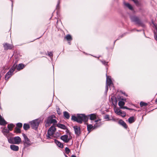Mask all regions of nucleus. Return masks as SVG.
I'll return each mask as SVG.
<instances>
[{
    "label": "nucleus",
    "instance_id": "nucleus-1",
    "mask_svg": "<svg viewBox=\"0 0 157 157\" xmlns=\"http://www.w3.org/2000/svg\"><path fill=\"white\" fill-rule=\"evenodd\" d=\"M130 18L132 22H135L136 24L143 27H145L144 24L138 17L135 15H132L130 16Z\"/></svg>",
    "mask_w": 157,
    "mask_h": 157
},
{
    "label": "nucleus",
    "instance_id": "nucleus-2",
    "mask_svg": "<svg viewBox=\"0 0 157 157\" xmlns=\"http://www.w3.org/2000/svg\"><path fill=\"white\" fill-rule=\"evenodd\" d=\"M100 121L101 119H100L95 120V122H96V124H94V126L91 124L87 125V129L88 131L89 132V133L90 132L91 129L93 128L94 129H95L100 127L101 125V122H99V123H98V122Z\"/></svg>",
    "mask_w": 157,
    "mask_h": 157
},
{
    "label": "nucleus",
    "instance_id": "nucleus-3",
    "mask_svg": "<svg viewBox=\"0 0 157 157\" xmlns=\"http://www.w3.org/2000/svg\"><path fill=\"white\" fill-rule=\"evenodd\" d=\"M78 123L81 124L82 121L86 122L88 118L84 114H77Z\"/></svg>",
    "mask_w": 157,
    "mask_h": 157
},
{
    "label": "nucleus",
    "instance_id": "nucleus-4",
    "mask_svg": "<svg viewBox=\"0 0 157 157\" xmlns=\"http://www.w3.org/2000/svg\"><path fill=\"white\" fill-rule=\"evenodd\" d=\"M22 136L24 139L23 141L24 148H25L29 147L31 145V142L29 139L25 134L23 133Z\"/></svg>",
    "mask_w": 157,
    "mask_h": 157
},
{
    "label": "nucleus",
    "instance_id": "nucleus-5",
    "mask_svg": "<svg viewBox=\"0 0 157 157\" xmlns=\"http://www.w3.org/2000/svg\"><path fill=\"white\" fill-rule=\"evenodd\" d=\"M54 117L55 116L53 115H52L48 117L45 124L46 126H49L50 124L52 123L54 124L57 122V121L55 119H53V117Z\"/></svg>",
    "mask_w": 157,
    "mask_h": 157
},
{
    "label": "nucleus",
    "instance_id": "nucleus-6",
    "mask_svg": "<svg viewBox=\"0 0 157 157\" xmlns=\"http://www.w3.org/2000/svg\"><path fill=\"white\" fill-rule=\"evenodd\" d=\"M40 121L38 119L33 121L31 122V125L33 129H36L38 128L39 125Z\"/></svg>",
    "mask_w": 157,
    "mask_h": 157
},
{
    "label": "nucleus",
    "instance_id": "nucleus-7",
    "mask_svg": "<svg viewBox=\"0 0 157 157\" xmlns=\"http://www.w3.org/2000/svg\"><path fill=\"white\" fill-rule=\"evenodd\" d=\"M73 128L74 129L75 134L76 135V136H79L81 133L80 127L77 125H75Z\"/></svg>",
    "mask_w": 157,
    "mask_h": 157
},
{
    "label": "nucleus",
    "instance_id": "nucleus-8",
    "mask_svg": "<svg viewBox=\"0 0 157 157\" xmlns=\"http://www.w3.org/2000/svg\"><path fill=\"white\" fill-rule=\"evenodd\" d=\"M3 47L4 50H8V49H11L13 48L12 45L8 43H6L3 44Z\"/></svg>",
    "mask_w": 157,
    "mask_h": 157
},
{
    "label": "nucleus",
    "instance_id": "nucleus-9",
    "mask_svg": "<svg viewBox=\"0 0 157 157\" xmlns=\"http://www.w3.org/2000/svg\"><path fill=\"white\" fill-rule=\"evenodd\" d=\"M60 139L64 142L67 143L71 139V138H68V136L67 135H65L62 136L60 137Z\"/></svg>",
    "mask_w": 157,
    "mask_h": 157
},
{
    "label": "nucleus",
    "instance_id": "nucleus-10",
    "mask_svg": "<svg viewBox=\"0 0 157 157\" xmlns=\"http://www.w3.org/2000/svg\"><path fill=\"white\" fill-rule=\"evenodd\" d=\"M51 129V128H49L48 131L47 136V139H50L52 138L51 137H53V136L55 133L54 132L50 130Z\"/></svg>",
    "mask_w": 157,
    "mask_h": 157
},
{
    "label": "nucleus",
    "instance_id": "nucleus-11",
    "mask_svg": "<svg viewBox=\"0 0 157 157\" xmlns=\"http://www.w3.org/2000/svg\"><path fill=\"white\" fill-rule=\"evenodd\" d=\"M14 144H19L21 141V139L19 136H15L14 137Z\"/></svg>",
    "mask_w": 157,
    "mask_h": 157
},
{
    "label": "nucleus",
    "instance_id": "nucleus-12",
    "mask_svg": "<svg viewBox=\"0 0 157 157\" xmlns=\"http://www.w3.org/2000/svg\"><path fill=\"white\" fill-rule=\"evenodd\" d=\"M112 84H113V83L110 77L106 75V84L110 86Z\"/></svg>",
    "mask_w": 157,
    "mask_h": 157
},
{
    "label": "nucleus",
    "instance_id": "nucleus-13",
    "mask_svg": "<svg viewBox=\"0 0 157 157\" xmlns=\"http://www.w3.org/2000/svg\"><path fill=\"white\" fill-rule=\"evenodd\" d=\"M7 124V122L0 115V124L1 125H5Z\"/></svg>",
    "mask_w": 157,
    "mask_h": 157
},
{
    "label": "nucleus",
    "instance_id": "nucleus-14",
    "mask_svg": "<svg viewBox=\"0 0 157 157\" xmlns=\"http://www.w3.org/2000/svg\"><path fill=\"white\" fill-rule=\"evenodd\" d=\"M13 73H12V72L10 70L6 75L5 79L6 80H7L12 75Z\"/></svg>",
    "mask_w": 157,
    "mask_h": 157
},
{
    "label": "nucleus",
    "instance_id": "nucleus-15",
    "mask_svg": "<svg viewBox=\"0 0 157 157\" xmlns=\"http://www.w3.org/2000/svg\"><path fill=\"white\" fill-rule=\"evenodd\" d=\"M10 148L12 150L14 151H17L19 150L18 146L13 144L10 145Z\"/></svg>",
    "mask_w": 157,
    "mask_h": 157
},
{
    "label": "nucleus",
    "instance_id": "nucleus-16",
    "mask_svg": "<svg viewBox=\"0 0 157 157\" xmlns=\"http://www.w3.org/2000/svg\"><path fill=\"white\" fill-rule=\"evenodd\" d=\"M118 123L122 125L125 128H127V126L126 123L122 120H120L118 122Z\"/></svg>",
    "mask_w": 157,
    "mask_h": 157
},
{
    "label": "nucleus",
    "instance_id": "nucleus-17",
    "mask_svg": "<svg viewBox=\"0 0 157 157\" xmlns=\"http://www.w3.org/2000/svg\"><path fill=\"white\" fill-rule=\"evenodd\" d=\"M54 141L56 144L59 147L61 148H63V145L62 143L56 139Z\"/></svg>",
    "mask_w": 157,
    "mask_h": 157
},
{
    "label": "nucleus",
    "instance_id": "nucleus-18",
    "mask_svg": "<svg viewBox=\"0 0 157 157\" xmlns=\"http://www.w3.org/2000/svg\"><path fill=\"white\" fill-rule=\"evenodd\" d=\"M56 126L64 130H65L67 129L66 126L63 124H61L59 123L57 124Z\"/></svg>",
    "mask_w": 157,
    "mask_h": 157
},
{
    "label": "nucleus",
    "instance_id": "nucleus-19",
    "mask_svg": "<svg viewBox=\"0 0 157 157\" xmlns=\"http://www.w3.org/2000/svg\"><path fill=\"white\" fill-rule=\"evenodd\" d=\"M25 65L22 63H20L18 65H17V70H20L23 68L25 67Z\"/></svg>",
    "mask_w": 157,
    "mask_h": 157
},
{
    "label": "nucleus",
    "instance_id": "nucleus-20",
    "mask_svg": "<svg viewBox=\"0 0 157 157\" xmlns=\"http://www.w3.org/2000/svg\"><path fill=\"white\" fill-rule=\"evenodd\" d=\"M15 127V125L12 123L9 124L7 125V128L10 131H11L13 128Z\"/></svg>",
    "mask_w": 157,
    "mask_h": 157
},
{
    "label": "nucleus",
    "instance_id": "nucleus-21",
    "mask_svg": "<svg viewBox=\"0 0 157 157\" xmlns=\"http://www.w3.org/2000/svg\"><path fill=\"white\" fill-rule=\"evenodd\" d=\"M124 5L127 7L129 9L131 10H133V8L132 6L129 3H126L125 2L124 3Z\"/></svg>",
    "mask_w": 157,
    "mask_h": 157
},
{
    "label": "nucleus",
    "instance_id": "nucleus-22",
    "mask_svg": "<svg viewBox=\"0 0 157 157\" xmlns=\"http://www.w3.org/2000/svg\"><path fill=\"white\" fill-rule=\"evenodd\" d=\"M155 27L156 32H154V38L157 41V25H155L154 23H153Z\"/></svg>",
    "mask_w": 157,
    "mask_h": 157
},
{
    "label": "nucleus",
    "instance_id": "nucleus-23",
    "mask_svg": "<svg viewBox=\"0 0 157 157\" xmlns=\"http://www.w3.org/2000/svg\"><path fill=\"white\" fill-rule=\"evenodd\" d=\"M63 115L64 117L67 119H69L70 118L69 114L67 111H64L63 112Z\"/></svg>",
    "mask_w": 157,
    "mask_h": 157
},
{
    "label": "nucleus",
    "instance_id": "nucleus-24",
    "mask_svg": "<svg viewBox=\"0 0 157 157\" xmlns=\"http://www.w3.org/2000/svg\"><path fill=\"white\" fill-rule=\"evenodd\" d=\"M89 116L90 117V119L91 120H94L96 118V116L94 113L91 114Z\"/></svg>",
    "mask_w": 157,
    "mask_h": 157
},
{
    "label": "nucleus",
    "instance_id": "nucleus-25",
    "mask_svg": "<svg viewBox=\"0 0 157 157\" xmlns=\"http://www.w3.org/2000/svg\"><path fill=\"white\" fill-rule=\"evenodd\" d=\"M8 142L11 144H14V137H10L8 139Z\"/></svg>",
    "mask_w": 157,
    "mask_h": 157
},
{
    "label": "nucleus",
    "instance_id": "nucleus-26",
    "mask_svg": "<svg viewBox=\"0 0 157 157\" xmlns=\"http://www.w3.org/2000/svg\"><path fill=\"white\" fill-rule=\"evenodd\" d=\"M30 128L29 124L25 123L23 125V128L25 130H27Z\"/></svg>",
    "mask_w": 157,
    "mask_h": 157
},
{
    "label": "nucleus",
    "instance_id": "nucleus-27",
    "mask_svg": "<svg viewBox=\"0 0 157 157\" xmlns=\"http://www.w3.org/2000/svg\"><path fill=\"white\" fill-rule=\"evenodd\" d=\"M135 121V118L134 117H130L128 119V121L129 123H132L134 122Z\"/></svg>",
    "mask_w": 157,
    "mask_h": 157
},
{
    "label": "nucleus",
    "instance_id": "nucleus-28",
    "mask_svg": "<svg viewBox=\"0 0 157 157\" xmlns=\"http://www.w3.org/2000/svg\"><path fill=\"white\" fill-rule=\"evenodd\" d=\"M17 65L15 63H14L13 66L10 69V70L12 73L13 72V71L15 70L16 68H17Z\"/></svg>",
    "mask_w": 157,
    "mask_h": 157
},
{
    "label": "nucleus",
    "instance_id": "nucleus-29",
    "mask_svg": "<svg viewBox=\"0 0 157 157\" xmlns=\"http://www.w3.org/2000/svg\"><path fill=\"white\" fill-rule=\"evenodd\" d=\"M65 38L68 41H71L72 40L71 36L69 34L67 35L66 36H65Z\"/></svg>",
    "mask_w": 157,
    "mask_h": 157
},
{
    "label": "nucleus",
    "instance_id": "nucleus-30",
    "mask_svg": "<svg viewBox=\"0 0 157 157\" xmlns=\"http://www.w3.org/2000/svg\"><path fill=\"white\" fill-rule=\"evenodd\" d=\"M10 131L8 129L4 128L2 130V132L3 134L6 133H9Z\"/></svg>",
    "mask_w": 157,
    "mask_h": 157
},
{
    "label": "nucleus",
    "instance_id": "nucleus-31",
    "mask_svg": "<svg viewBox=\"0 0 157 157\" xmlns=\"http://www.w3.org/2000/svg\"><path fill=\"white\" fill-rule=\"evenodd\" d=\"M126 33H124L123 34H121V35H119V36L118 37V38L114 42V44H115V43L116 42V41H117V40H119V39H120L122 38V37H123V36H124L125 35H126Z\"/></svg>",
    "mask_w": 157,
    "mask_h": 157
},
{
    "label": "nucleus",
    "instance_id": "nucleus-32",
    "mask_svg": "<svg viewBox=\"0 0 157 157\" xmlns=\"http://www.w3.org/2000/svg\"><path fill=\"white\" fill-rule=\"evenodd\" d=\"M14 132L20 133H21V130L20 128H18L17 127H16L14 128Z\"/></svg>",
    "mask_w": 157,
    "mask_h": 157
},
{
    "label": "nucleus",
    "instance_id": "nucleus-33",
    "mask_svg": "<svg viewBox=\"0 0 157 157\" xmlns=\"http://www.w3.org/2000/svg\"><path fill=\"white\" fill-rule=\"evenodd\" d=\"M71 120L74 121H76L78 122L77 115L76 117L75 115H72Z\"/></svg>",
    "mask_w": 157,
    "mask_h": 157
},
{
    "label": "nucleus",
    "instance_id": "nucleus-34",
    "mask_svg": "<svg viewBox=\"0 0 157 157\" xmlns=\"http://www.w3.org/2000/svg\"><path fill=\"white\" fill-rule=\"evenodd\" d=\"M125 105V102L122 101H119L118 102V105L120 107H121Z\"/></svg>",
    "mask_w": 157,
    "mask_h": 157
},
{
    "label": "nucleus",
    "instance_id": "nucleus-35",
    "mask_svg": "<svg viewBox=\"0 0 157 157\" xmlns=\"http://www.w3.org/2000/svg\"><path fill=\"white\" fill-rule=\"evenodd\" d=\"M140 105L141 107L143 106H146L147 105V104L143 101H141L140 103Z\"/></svg>",
    "mask_w": 157,
    "mask_h": 157
},
{
    "label": "nucleus",
    "instance_id": "nucleus-36",
    "mask_svg": "<svg viewBox=\"0 0 157 157\" xmlns=\"http://www.w3.org/2000/svg\"><path fill=\"white\" fill-rule=\"evenodd\" d=\"M50 128H51V129H50V130L51 131H52L53 132H55V131L56 130V129L55 128V126L54 125L51 126Z\"/></svg>",
    "mask_w": 157,
    "mask_h": 157
},
{
    "label": "nucleus",
    "instance_id": "nucleus-37",
    "mask_svg": "<svg viewBox=\"0 0 157 157\" xmlns=\"http://www.w3.org/2000/svg\"><path fill=\"white\" fill-rule=\"evenodd\" d=\"M16 127L20 128L22 126V124L21 123H18L16 124Z\"/></svg>",
    "mask_w": 157,
    "mask_h": 157
},
{
    "label": "nucleus",
    "instance_id": "nucleus-38",
    "mask_svg": "<svg viewBox=\"0 0 157 157\" xmlns=\"http://www.w3.org/2000/svg\"><path fill=\"white\" fill-rule=\"evenodd\" d=\"M65 151L67 154H68L70 152V149L67 147H66L65 148Z\"/></svg>",
    "mask_w": 157,
    "mask_h": 157
},
{
    "label": "nucleus",
    "instance_id": "nucleus-39",
    "mask_svg": "<svg viewBox=\"0 0 157 157\" xmlns=\"http://www.w3.org/2000/svg\"><path fill=\"white\" fill-rule=\"evenodd\" d=\"M48 55L50 57H52L53 56V54L52 52H49L48 51L47 52Z\"/></svg>",
    "mask_w": 157,
    "mask_h": 157
},
{
    "label": "nucleus",
    "instance_id": "nucleus-40",
    "mask_svg": "<svg viewBox=\"0 0 157 157\" xmlns=\"http://www.w3.org/2000/svg\"><path fill=\"white\" fill-rule=\"evenodd\" d=\"M100 61H101V62L102 63L104 64V65L106 66L107 65L108 62H106L105 61H103L102 60H100Z\"/></svg>",
    "mask_w": 157,
    "mask_h": 157
},
{
    "label": "nucleus",
    "instance_id": "nucleus-41",
    "mask_svg": "<svg viewBox=\"0 0 157 157\" xmlns=\"http://www.w3.org/2000/svg\"><path fill=\"white\" fill-rule=\"evenodd\" d=\"M122 112H123L121 110L119 109L118 111L117 112V114L120 116L122 114Z\"/></svg>",
    "mask_w": 157,
    "mask_h": 157
},
{
    "label": "nucleus",
    "instance_id": "nucleus-42",
    "mask_svg": "<svg viewBox=\"0 0 157 157\" xmlns=\"http://www.w3.org/2000/svg\"><path fill=\"white\" fill-rule=\"evenodd\" d=\"M126 113L125 112L123 111L122 113V114L120 115L122 116V117H124L126 116Z\"/></svg>",
    "mask_w": 157,
    "mask_h": 157
},
{
    "label": "nucleus",
    "instance_id": "nucleus-43",
    "mask_svg": "<svg viewBox=\"0 0 157 157\" xmlns=\"http://www.w3.org/2000/svg\"><path fill=\"white\" fill-rule=\"evenodd\" d=\"M9 133H6L3 134L7 138V139L9 138Z\"/></svg>",
    "mask_w": 157,
    "mask_h": 157
},
{
    "label": "nucleus",
    "instance_id": "nucleus-44",
    "mask_svg": "<svg viewBox=\"0 0 157 157\" xmlns=\"http://www.w3.org/2000/svg\"><path fill=\"white\" fill-rule=\"evenodd\" d=\"M66 132L67 134H68L69 135L71 136V133L70 132L68 129H66Z\"/></svg>",
    "mask_w": 157,
    "mask_h": 157
},
{
    "label": "nucleus",
    "instance_id": "nucleus-45",
    "mask_svg": "<svg viewBox=\"0 0 157 157\" xmlns=\"http://www.w3.org/2000/svg\"><path fill=\"white\" fill-rule=\"evenodd\" d=\"M104 119H108L109 120V116L108 115H106L104 117Z\"/></svg>",
    "mask_w": 157,
    "mask_h": 157
},
{
    "label": "nucleus",
    "instance_id": "nucleus-46",
    "mask_svg": "<svg viewBox=\"0 0 157 157\" xmlns=\"http://www.w3.org/2000/svg\"><path fill=\"white\" fill-rule=\"evenodd\" d=\"M120 108L123 109H128V108L126 106H123L121 107H120Z\"/></svg>",
    "mask_w": 157,
    "mask_h": 157
},
{
    "label": "nucleus",
    "instance_id": "nucleus-47",
    "mask_svg": "<svg viewBox=\"0 0 157 157\" xmlns=\"http://www.w3.org/2000/svg\"><path fill=\"white\" fill-rule=\"evenodd\" d=\"M60 0H58L57 4V5L56 6V9H58V7L59 6V4H60Z\"/></svg>",
    "mask_w": 157,
    "mask_h": 157
},
{
    "label": "nucleus",
    "instance_id": "nucleus-48",
    "mask_svg": "<svg viewBox=\"0 0 157 157\" xmlns=\"http://www.w3.org/2000/svg\"><path fill=\"white\" fill-rule=\"evenodd\" d=\"M59 110L60 109L59 108H58L57 109V113L59 115H60L61 114V113H60Z\"/></svg>",
    "mask_w": 157,
    "mask_h": 157
},
{
    "label": "nucleus",
    "instance_id": "nucleus-49",
    "mask_svg": "<svg viewBox=\"0 0 157 157\" xmlns=\"http://www.w3.org/2000/svg\"><path fill=\"white\" fill-rule=\"evenodd\" d=\"M121 101H126V98H122L121 99Z\"/></svg>",
    "mask_w": 157,
    "mask_h": 157
},
{
    "label": "nucleus",
    "instance_id": "nucleus-50",
    "mask_svg": "<svg viewBox=\"0 0 157 157\" xmlns=\"http://www.w3.org/2000/svg\"><path fill=\"white\" fill-rule=\"evenodd\" d=\"M108 85L106 84V86H105V90H108Z\"/></svg>",
    "mask_w": 157,
    "mask_h": 157
},
{
    "label": "nucleus",
    "instance_id": "nucleus-51",
    "mask_svg": "<svg viewBox=\"0 0 157 157\" xmlns=\"http://www.w3.org/2000/svg\"><path fill=\"white\" fill-rule=\"evenodd\" d=\"M119 109H116V110H115V113L117 114V112L118 111Z\"/></svg>",
    "mask_w": 157,
    "mask_h": 157
},
{
    "label": "nucleus",
    "instance_id": "nucleus-52",
    "mask_svg": "<svg viewBox=\"0 0 157 157\" xmlns=\"http://www.w3.org/2000/svg\"><path fill=\"white\" fill-rule=\"evenodd\" d=\"M114 102H115V104H117V100L115 99L114 101Z\"/></svg>",
    "mask_w": 157,
    "mask_h": 157
},
{
    "label": "nucleus",
    "instance_id": "nucleus-53",
    "mask_svg": "<svg viewBox=\"0 0 157 157\" xmlns=\"http://www.w3.org/2000/svg\"><path fill=\"white\" fill-rule=\"evenodd\" d=\"M122 93L124 95H125V96H128V95L126 94L125 93V92H124L123 93L122 92Z\"/></svg>",
    "mask_w": 157,
    "mask_h": 157
},
{
    "label": "nucleus",
    "instance_id": "nucleus-54",
    "mask_svg": "<svg viewBox=\"0 0 157 157\" xmlns=\"http://www.w3.org/2000/svg\"><path fill=\"white\" fill-rule=\"evenodd\" d=\"M128 109L129 110H134V109H133L130 108H128Z\"/></svg>",
    "mask_w": 157,
    "mask_h": 157
},
{
    "label": "nucleus",
    "instance_id": "nucleus-55",
    "mask_svg": "<svg viewBox=\"0 0 157 157\" xmlns=\"http://www.w3.org/2000/svg\"><path fill=\"white\" fill-rule=\"evenodd\" d=\"M56 135H57L58 136H59V132H57L56 134Z\"/></svg>",
    "mask_w": 157,
    "mask_h": 157
},
{
    "label": "nucleus",
    "instance_id": "nucleus-56",
    "mask_svg": "<svg viewBox=\"0 0 157 157\" xmlns=\"http://www.w3.org/2000/svg\"><path fill=\"white\" fill-rule=\"evenodd\" d=\"M71 157H76V156L75 155H71Z\"/></svg>",
    "mask_w": 157,
    "mask_h": 157
},
{
    "label": "nucleus",
    "instance_id": "nucleus-57",
    "mask_svg": "<svg viewBox=\"0 0 157 157\" xmlns=\"http://www.w3.org/2000/svg\"><path fill=\"white\" fill-rule=\"evenodd\" d=\"M155 102L157 103V98L155 100Z\"/></svg>",
    "mask_w": 157,
    "mask_h": 157
},
{
    "label": "nucleus",
    "instance_id": "nucleus-58",
    "mask_svg": "<svg viewBox=\"0 0 157 157\" xmlns=\"http://www.w3.org/2000/svg\"><path fill=\"white\" fill-rule=\"evenodd\" d=\"M17 61H16L14 63H15L16 64H17Z\"/></svg>",
    "mask_w": 157,
    "mask_h": 157
},
{
    "label": "nucleus",
    "instance_id": "nucleus-59",
    "mask_svg": "<svg viewBox=\"0 0 157 157\" xmlns=\"http://www.w3.org/2000/svg\"><path fill=\"white\" fill-rule=\"evenodd\" d=\"M108 90H105V93H107V92Z\"/></svg>",
    "mask_w": 157,
    "mask_h": 157
},
{
    "label": "nucleus",
    "instance_id": "nucleus-60",
    "mask_svg": "<svg viewBox=\"0 0 157 157\" xmlns=\"http://www.w3.org/2000/svg\"><path fill=\"white\" fill-rule=\"evenodd\" d=\"M136 31L138 32L140 31L141 30H136Z\"/></svg>",
    "mask_w": 157,
    "mask_h": 157
},
{
    "label": "nucleus",
    "instance_id": "nucleus-61",
    "mask_svg": "<svg viewBox=\"0 0 157 157\" xmlns=\"http://www.w3.org/2000/svg\"><path fill=\"white\" fill-rule=\"evenodd\" d=\"M69 138H71V139L72 138V136H70V137Z\"/></svg>",
    "mask_w": 157,
    "mask_h": 157
},
{
    "label": "nucleus",
    "instance_id": "nucleus-62",
    "mask_svg": "<svg viewBox=\"0 0 157 157\" xmlns=\"http://www.w3.org/2000/svg\"><path fill=\"white\" fill-rule=\"evenodd\" d=\"M65 157H68V156L66 155H65Z\"/></svg>",
    "mask_w": 157,
    "mask_h": 157
},
{
    "label": "nucleus",
    "instance_id": "nucleus-63",
    "mask_svg": "<svg viewBox=\"0 0 157 157\" xmlns=\"http://www.w3.org/2000/svg\"><path fill=\"white\" fill-rule=\"evenodd\" d=\"M13 6V3H12V7Z\"/></svg>",
    "mask_w": 157,
    "mask_h": 157
},
{
    "label": "nucleus",
    "instance_id": "nucleus-64",
    "mask_svg": "<svg viewBox=\"0 0 157 157\" xmlns=\"http://www.w3.org/2000/svg\"><path fill=\"white\" fill-rule=\"evenodd\" d=\"M134 30H135V29H133V30H132V31H133Z\"/></svg>",
    "mask_w": 157,
    "mask_h": 157
}]
</instances>
